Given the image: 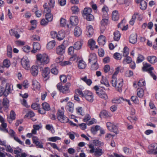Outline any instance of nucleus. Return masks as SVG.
Instances as JSON below:
<instances>
[{"label": "nucleus", "mask_w": 157, "mask_h": 157, "mask_svg": "<svg viewBox=\"0 0 157 157\" xmlns=\"http://www.w3.org/2000/svg\"><path fill=\"white\" fill-rule=\"evenodd\" d=\"M76 93L78 94L80 97L84 98L89 102H92L94 100V95L89 90H86L82 92L81 90L78 89L76 90Z\"/></svg>", "instance_id": "1"}, {"label": "nucleus", "mask_w": 157, "mask_h": 157, "mask_svg": "<svg viewBox=\"0 0 157 157\" xmlns=\"http://www.w3.org/2000/svg\"><path fill=\"white\" fill-rule=\"evenodd\" d=\"M36 57L38 63L44 65L49 62V57L48 55L46 53H38L36 55Z\"/></svg>", "instance_id": "2"}, {"label": "nucleus", "mask_w": 157, "mask_h": 157, "mask_svg": "<svg viewBox=\"0 0 157 157\" xmlns=\"http://www.w3.org/2000/svg\"><path fill=\"white\" fill-rule=\"evenodd\" d=\"M123 80L122 78L117 79L116 77H112L111 83L112 86L116 88V90L119 92H121L122 87L123 85Z\"/></svg>", "instance_id": "3"}, {"label": "nucleus", "mask_w": 157, "mask_h": 157, "mask_svg": "<svg viewBox=\"0 0 157 157\" xmlns=\"http://www.w3.org/2000/svg\"><path fill=\"white\" fill-rule=\"evenodd\" d=\"M88 146L89 148L90 149L89 153L91 154L94 153L95 155L101 156L105 152L104 150L101 148L97 147L95 148L94 144L92 143L89 144Z\"/></svg>", "instance_id": "4"}, {"label": "nucleus", "mask_w": 157, "mask_h": 157, "mask_svg": "<svg viewBox=\"0 0 157 157\" xmlns=\"http://www.w3.org/2000/svg\"><path fill=\"white\" fill-rule=\"evenodd\" d=\"M64 108L63 107L59 109L57 113V118L61 122L66 123L68 122L69 119L67 117L64 115Z\"/></svg>", "instance_id": "5"}, {"label": "nucleus", "mask_w": 157, "mask_h": 157, "mask_svg": "<svg viewBox=\"0 0 157 157\" xmlns=\"http://www.w3.org/2000/svg\"><path fill=\"white\" fill-rule=\"evenodd\" d=\"M71 83L68 82L66 83L65 86H62L61 83H59L56 86L57 89L59 90L60 92H62L64 94H66L69 93L70 92L69 88L71 86Z\"/></svg>", "instance_id": "6"}, {"label": "nucleus", "mask_w": 157, "mask_h": 157, "mask_svg": "<svg viewBox=\"0 0 157 157\" xmlns=\"http://www.w3.org/2000/svg\"><path fill=\"white\" fill-rule=\"evenodd\" d=\"M94 89L95 90L96 93L99 97L105 100H107L108 99V96L105 92L102 90L101 89L99 88L98 86H94Z\"/></svg>", "instance_id": "7"}, {"label": "nucleus", "mask_w": 157, "mask_h": 157, "mask_svg": "<svg viewBox=\"0 0 157 157\" xmlns=\"http://www.w3.org/2000/svg\"><path fill=\"white\" fill-rule=\"evenodd\" d=\"M44 8V11L47 12V13L45 15L46 19L48 21H51L53 19V15L51 13V10L49 8L47 3H45L43 5Z\"/></svg>", "instance_id": "8"}, {"label": "nucleus", "mask_w": 157, "mask_h": 157, "mask_svg": "<svg viewBox=\"0 0 157 157\" xmlns=\"http://www.w3.org/2000/svg\"><path fill=\"white\" fill-rule=\"evenodd\" d=\"M21 64L22 67L26 70H29L30 68L29 60L28 58L25 56L21 60Z\"/></svg>", "instance_id": "9"}, {"label": "nucleus", "mask_w": 157, "mask_h": 157, "mask_svg": "<svg viewBox=\"0 0 157 157\" xmlns=\"http://www.w3.org/2000/svg\"><path fill=\"white\" fill-rule=\"evenodd\" d=\"M149 150L147 151L149 154H157V144H151L148 146Z\"/></svg>", "instance_id": "10"}, {"label": "nucleus", "mask_w": 157, "mask_h": 157, "mask_svg": "<svg viewBox=\"0 0 157 157\" xmlns=\"http://www.w3.org/2000/svg\"><path fill=\"white\" fill-rule=\"evenodd\" d=\"M106 126L108 129L111 132L117 133L118 132V129L117 127L113 123L108 122L106 123Z\"/></svg>", "instance_id": "11"}, {"label": "nucleus", "mask_w": 157, "mask_h": 157, "mask_svg": "<svg viewBox=\"0 0 157 157\" xmlns=\"http://www.w3.org/2000/svg\"><path fill=\"white\" fill-rule=\"evenodd\" d=\"M65 41H63V43L61 45L59 46L56 48V53L59 55L63 54L65 52V47L64 45Z\"/></svg>", "instance_id": "12"}, {"label": "nucleus", "mask_w": 157, "mask_h": 157, "mask_svg": "<svg viewBox=\"0 0 157 157\" xmlns=\"http://www.w3.org/2000/svg\"><path fill=\"white\" fill-rule=\"evenodd\" d=\"M6 94L7 96L9 94H11L13 90V86L10 83H6L5 86Z\"/></svg>", "instance_id": "13"}, {"label": "nucleus", "mask_w": 157, "mask_h": 157, "mask_svg": "<svg viewBox=\"0 0 157 157\" xmlns=\"http://www.w3.org/2000/svg\"><path fill=\"white\" fill-rule=\"evenodd\" d=\"M86 34L89 37H91L94 34V30L93 26L91 25H88L86 26Z\"/></svg>", "instance_id": "14"}, {"label": "nucleus", "mask_w": 157, "mask_h": 157, "mask_svg": "<svg viewBox=\"0 0 157 157\" xmlns=\"http://www.w3.org/2000/svg\"><path fill=\"white\" fill-rule=\"evenodd\" d=\"M109 18V17H102V19L100 22V23L101 25V28L102 27H103V30H102L101 31L102 33H103L105 30V25H107L108 23Z\"/></svg>", "instance_id": "15"}, {"label": "nucleus", "mask_w": 157, "mask_h": 157, "mask_svg": "<svg viewBox=\"0 0 157 157\" xmlns=\"http://www.w3.org/2000/svg\"><path fill=\"white\" fill-rule=\"evenodd\" d=\"M33 49L31 51L32 53H35L41 48L40 44L37 42H34L33 44Z\"/></svg>", "instance_id": "16"}, {"label": "nucleus", "mask_w": 157, "mask_h": 157, "mask_svg": "<svg viewBox=\"0 0 157 157\" xmlns=\"http://www.w3.org/2000/svg\"><path fill=\"white\" fill-rule=\"evenodd\" d=\"M71 24L73 26L77 25L78 23V17L76 16H71L70 18Z\"/></svg>", "instance_id": "17"}, {"label": "nucleus", "mask_w": 157, "mask_h": 157, "mask_svg": "<svg viewBox=\"0 0 157 157\" xmlns=\"http://www.w3.org/2000/svg\"><path fill=\"white\" fill-rule=\"evenodd\" d=\"M31 73L32 75L34 76H36L38 73V67L36 65L33 66L31 69Z\"/></svg>", "instance_id": "18"}, {"label": "nucleus", "mask_w": 157, "mask_h": 157, "mask_svg": "<svg viewBox=\"0 0 157 157\" xmlns=\"http://www.w3.org/2000/svg\"><path fill=\"white\" fill-rule=\"evenodd\" d=\"M33 89V90H39L40 88V83L36 80L34 79L32 81Z\"/></svg>", "instance_id": "19"}, {"label": "nucleus", "mask_w": 157, "mask_h": 157, "mask_svg": "<svg viewBox=\"0 0 157 157\" xmlns=\"http://www.w3.org/2000/svg\"><path fill=\"white\" fill-rule=\"evenodd\" d=\"M109 8L106 6H104L101 9L102 13V17H109L108 14Z\"/></svg>", "instance_id": "20"}, {"label": "nucleus", "mask_w": 157, "mask_h": 157, "mask_svg": "<svg viewBox=\"0 0 157 157\" xmlns=\"http://www.w3.org/2000/svg\"><path fill=\"white\" fill-rule=\"evenodd\" d=\"M89 60L90 63H97V59L96 55L94 53L90 54Z\"/></svg>", "instance_id": "21"}, {"label": "nucleus", "mask_w": 157, "mask_h": 157, "mask_svg": "<svg viewBox=\"0 0 157 157\" xmlns=\"http://www.w3.org/2000/svg\"><path fill=\"white\" fill-rule=\"evenodd\" d=\"M82 31L81 29L78 26H76L74 31V34L76 37L79 36L82 33Z\"/></svg>", "instance_id": "22"}, {"label": "nucleus", "mask_w": 157, "mask_h": 157, "mask_svg": "<svg viewBox=\"0 0 157 157\" xmlns=\"http://www.w3.org/2000/svg\"><path fill=\"white\" fill-rule=\"evenodd\" d=\"M119 18V15L118 11L115 10L113 11L112 13V19L115 21H117Z\"/></svg>", "instance_id": "23"}, {"label": "nucleus", "mask_w": 157, "mask_h": 157, "mask_svg": "<svg viewBox=\"0 0 157 157\" xmlns=\"http://www.w3.org/2000/svg\"><path fill=\"white\" fill-rule=\"evenodd\" d=\"M143 63L144 66L143 67V71H147L148 72L150 71H152L154 70L153 67H151L150 64L146 63Z\"/></svg>", "instance_id": "24"}, {"label": "nucleus", "mask_w": 157, "mask_h": 157, "mask_svg": "<svg viewBox=\"0 0 157 157\" xmlns=\"http://www.w3.org/2000/svg\"><path fill=\"white\" fill-rule=\"evenodd\" d=\"M99 44L101 46H103L105 44L106 41L105 37L102 35H101L98 37V40Z\"/></svg>", "instance_id": "25"}, {"label": "nucleus", "mask_w": 157, "mask_h": 157, "mask_svg": "<svg viewBox=\"0 0 157 157\" xmlns=\"http://www.w3.org/2000/svg\"><path fill=\"white\" fill-rule=\"evenodd\" d=\"M148 61L152 64H154L157 62V58L155 56H148L147 57Z\"/></svg>", "instance_id": "26"}, {"label": "nucleus", "mask_w": 157, "mask_h": 157, "mask_svg": "<svg viewBox=\"0 0 157 157\" xmlns=\"http://www.w3.org/2000/svg\"><path fill=\"white\" fill-rule=\"evenodd\" d=\"M86 66V63L82 60H80L78 62V67L81 69H84Z\"/></svg>", "instance_id": "27"}, {"label": "nucleus", "mask_w": 157, "mask_h": 157, "mask_svg": "<svg viewBox=\"0 0 157 157\" xmlns=\"http://www.w3.org/2000/svg\"><path fill=\"white\" fill-rule=\"evenodd\" d=\"M129 41L132 44H135L137 41V36L136 34L131 35L129 38Z\"/></svg>", "instance_id": "28"}, {"label": "nucleus", "mask_w": 157, "mask_h": 157, "mask_svg": "<svg viewBox=\"0 0 157 157\" xmlns=\"http://www.w3.org/2000/svg\"><path fill=\"white\" fill-rule=\"evenodd\" d=\"M65 37V33L63 31H59L57 34V38L59 40H62Z\"/></svg>", "instance_id": "29"}, {"label": "nucleus", "mask_w": 157, "mask_h": 157, "mask_svg": "<svg viewBox=\"0 0 157 157\" xmlns=\"http://www.w3.org/2000/svg\"><path fill=\"white\" fill-rule=\"evenodd\" d=\"M82 44V41H78L75 43L73 46L75 49L79 50L81 48Z\"/></svg>", "instance_id": "30"}, {"label": "nucleus", "mask_w": 157, "mask_h": 157, "mask_svg": "<svg viewBox=\"0 0 157 157\" xmlns=\"http://www.w3.org/2000/svg\"><path fill=\"white\" fill-rule=\"evenodd\" d=\"M77 113L78 115L83 116L85 114L83 109L82 107L78 106L76 109Z\"/></svg>", "instance_id": "31"}, {"label": "nucleus", "mask_w": 157, "mask_h": 157, "mask_svg": "<svg viewBox=\"0 0 157 157\" xmlns=\"http://www.w3.org/2000/svg\"><path fill=\"white\" fill-rule=\"evenodd\" d=\"M67 108L68 111L72 113L74 111V104L72 102H69L67 103Z\"/></svg>", "instance_id": "32"}, {"label": "nucleus", "mask_w": 157, "mask_h": 157, "mask_svg": "<svg viewBox=\"0 0 157 157\" xmlns=\"http://www.w3.org/2000/svg\"><path fill=\"white\" fill-rule=\"evenodd\" d=\"M124 101V99L122 98L116 97L113 98L112 101L113 103L119 104Z\"/></svg>", "instance_id": "33"}, {"label": "nucleus", "mask_w": 157, "mask_h": 157, "mask_svg": "<svg viewBox=\"0 0 157 157\" xmlns=\"http://www.w3.org/2000/svg\"><path fill=\"white\" fill-rule=\"evenodd\" d=\"M50 73V69L48 67L44 68L42 70V75L44 78L48 77Z\"/></svg>", "instance_id": "34"}, {"label": "nucleus", "mask_w": 157, "mask_h": 157, "mask_svg": "<svg viewBox=\"0 0 157 157\" xmlns=\"http://www.w3.org/2000/svg\"><path fill=\"white\" fill-rule=\"evenodd\" d=\"M92 144H94V146H96L99 147L102 146L104 144V143L103 142H101L98 139L94 140H93V143Z\"/></svg>", "instance_id": "35"}, {"label": "nucleus", "mask_w": 157, "mask_h": 157, "mask_svg": "<svg viewBox=\"0 0 157 157\" xmlns=\"http://www.w3.org/2000/svg\"><path fill=\"white\" fill-rule=\"evenodd\" d=\"M56 42L54 40H52L49 42L47 44V48L49 49L53 48L56 45Z\"/></svg>", "instance_id": "36"}, {"label": "nucleus", "mask_w": 157, "mask_h": 157, "mask_svg": "<svg viewBox=\"0 0 157 157\" xmlns=\"http://www.w3.org/2000/svg\"><path fill=\"white\" fill-rule=\"evenodd\" d=\"M3 106L5 111L7 112L9 106V101L7 99H4L3 102Z\"/></svg>", "instance_id": "37"}, {"label": "nucleus", "mask_w": 157, "mask_h": 157, "mask_svg": "<svg viewBox=\"0 0 157 157\" xmlns=\"http://www.w3.org/2000/svg\"><path fill=\"white\" fill-rule=\"evenodd\" d=\"M33 129L32 130V132L33 134H36V131L38 130L41 128L42 125L41 124H35L33 126Z\"/></svg>", "instance_id": "38"}, {"label": "nucleus", "mask_w": 157, "mask_h": 157, "mask_svg": "<svg viewBox=\"0 0 157 157\" xmlns=\"http://www.w3.org/2000/svg\"><path fill=\"white\" fill-rule=\"evenodd\" d=\"M10 34L11 36H14L16 38H18L20 37V35L16 31L13 29H11L9 31Z\"/></svg>", "instance_id": "39"}, {"label": "nucleus", "mask_w": 157, "mask_h": 157, "mask_svg": "<svg viewBox=\"0 0 157 157\" xmlns=\"http://www.w3.org/2000/svg\"><path fill=\"white\" fill-rule=\"evenodd\" d=\"M113 35L114 40L115 41L119 40L121 37L120 32L118 31H116L114 33Z\"/></svg>", "instance_id": "40"}, {"label": "nucleus", "mask_w": 157, "mask_h": 157, "mask_svg": "<svg viewBox=\"0 0 157 157\" xmlns=\"http://www.w3.org/2000/svg\"><path fill=\"white\" fill-rule=\"evenodd\" d=\"M92 12V10L90 8L87 7L84 8L83 11V14L84 15L86 16L90 14Z\"/></svg>", "instance_id": "41"}, {"label": "nucleus", "mask_w": 157, "mask_h": 157, "mask_svg": "<svg viewBox=\"0 0 157 157\" xmlns=\"http://www.w3.org/2000/svg\"><path fill=\"white\" fill-rule=\"evenodd\" d=\"M88 45L90 47L91 49H93L94 46L95 44V41L92 39H90L89 40L88 42Z\"/></svg>", "instance_id": "42"}, {"label": "nucleus", "mask_w": 157, "mask_h": 157, "mask_svg": "<svg viewBox=\"0 0 157 157\" xmlns=\"http://www.w3.org/2000/svg\"><path fill=\"white\" fill-rule=\"evenodd\" d=\"M100 127L99 125H96L95 127H92L91 129V131L93 134H95L98 130H100Z\"/></svg>", "instance_id": "43"}, {"label": "nucleus", "mask_w": 157, "mask_h": 157, "mask_svg": "<svg viewBox=\"0 0 157 157\" xmlns=\"http://www.w3.org/2000/svg\"><path fill=\"white\" fill-rule=\"evenodd\" d=\"M137 95L140 98L143 97L144 94V90L141 88H139L137 89Z\"/></svg>", "instance_id": "44"}, {"label": "nucleus", "mask_w": 157, "mask_h": 157, "mask_svg": "<svg viewBox=\"0 0 157 157\" xmlns=\"http://www.w3.org/2000/svg\"><path fill=\"white\" fill-rule=\"evenodd\" d=\"M37 9L36 6H35L33 10V12H34L36 17H40L41 15V12L40 11L37 10Z\"/></svg>", "instance_id": "45"}, {"label": "nucleus", "mask_w": 157, "mask_h": 157, "mask_svg": "<svg viewBox=\"0 0 157 157\" xmlns=\"http://www.w3.org/2000/svg\"><path fill=\"white\" fill-rule=\"evenodd\" d=\"M61 138L58 136H54L51 137L48 139V140L49 141L56 142L58 140H60Z\"/></svg>", "instance_id": "46"}, {"label": "nucleus", "mask_w": 157, "mask_h": 157, "mask_svg": "<svg viewBox=\"0 0 157 157\" xmlns=\"http://www.w3.org/2000/svg\"><path fill=\"white\" fill-rule=\"evenodd\" d=\"M42 108L46 111H49L50 109V107L48 104L44 102L42 104Z\"/></svg>", "instance_id": "47"}, {"label": "nucleus", "mask_w": 157, "mask_h": 157, "mask_svg": "<svg viewBox=\"0 0 157 157\" xmlns=\"http://www.w3.org/2000/svg\"><path fill=\"white\" fill-rule=\"evenodd\" d=\"M4 66L6 68H8L10 65L11 63L10 61L6 59L4 60L3 62Z\"/></svg>", "instance_id": "48"}, {"label": "nucleus", "mask_w": 157, "mask_h": 157, "mask_svg": "<svg viewBox=\"0 0 157 157\" xmlns=\"http://www.w3.org/2000/svg\"><path fill=\"white\" fill-rule=\"evenodd\" d=\"M5 88L2 86H0V97L2 96L6 97L7 95L6 94Z\"/></svg>", "instance_id": "49"}, {"label": "nucleus", "mask_w": 157, "mask_h": 157, "mask_svg": "<svg viewBox=\"0 0 157 157\" xmlns=\"http://www.w3.org/2000/svg\"><path fill=\"white\" fill-rule=\"evenodd\" d=\"M99 116L101 118L107 117H109L108 113L105 111H103L101 112Z\"/></svg>", "instance_id": "50"}, {"label": "nucleus", "mask_w": 157, "mask_h": 157, "mask_svg": "<svg viewBox=\"0 0 157 157\" xmlns=\"http://www.w3.org/2000/svg\"><path fill=\"white\" fill-rule=\"evenodd\" d=\"M71 10L73 13L75 14H76L79 12V10L77 6H72Z\"/></svg>", "instance_id": "51"}, {"label": "nucleus", "mask_w": 157, "mask_h": 157, "mask_svg": "<svg viewBox=\"0 0 157 157\" xmlns=\"http://www.w3.org/2000/svg\"><path fill=\"white\" fill-rule=\"evenodd\" d=\"M101 84L104 85L107 87L109 85L108 81L103 77L101 81Z\"/></svg>", "instance_id": "52"}, {"label": "nucleus", "mask_w": 157, "mask_h": 157, "mask_svg": "<svg viewBox=\"0 0 157 157\" xmlns=\"http://www.w3.org/2000/svg\"><path fill=\"white\" fill-rule=\"evenodd\" d=\"M140 8L142 10H145L147 8V3L144 1H142L140 3Z\"/></svg>", "instance_id": "53"}, {"label": "nucleus", "mask_w": 157, "mask_h": 157, "mask_svg": "<svg viewBox=\"0 0 157 157\" xmlns=\"http://www.w3.org/2000/svg\"><path fill=\"white\" fill-rule=\"evenodd\" d=\"M92 64L91 69L92 70H96L99 67V66L97 63H91Z\"/></svg>", "instance_id": "54"}, {"label": "nucleus", "mask_w": 157, "mask_h": 157, "mask_svg": "<svg viewBox=\"0 0 157 157\" xmlns=\"http://www.w3.org/2000/svg\"><path fill=\"white\" fill-rule=\"evenodd\" d=\"M35 115V114L34 112L32 111H30L26 114L25 116V117L28 118H30L34 117Z\"/></svg>", "instance_id": "55"}, {"label": "nucleus", "mask_w": 157, "mask_h": 157, "mask_svg": "<svg viewBox=\"0 0 157 157\" xmlns=\"http://www.w3.org/2000/svg\"><path fill=\"white\" fill-rule=\"evenodd\" d=\"M32 26L31 28L30 29V30H33L35 29L36 27L37 21L36 20H33L30 21Z\"/></svg>", "instance_id": "56"}, {"label": "nucleus", "mask_w": 157, "mask_h": 157, "mask_svg": "<svg viewBox=\"0 0 157 157\" xmlns=\"http://www.w3.org/2000/svg\"><path fill=\"white\" fill-rule=\"evenodd\" d=\"M138 85L140 87L145 86L146 85L145 80L143 79L140 80L138 83Z\"/></svg>", "instance_id": "57"}, {"label": "nucleus", "mask_w": 157, "mask_h": 157, "mask_svg": "<svg viewBox=\"0 0 157 157\" xmlns=\"http://www.w3.org/2000/svg\"><path fill=\"white\" fill-rule=\"evenodd\" d=\"M47 145H49L52 147L53 149H56L57 150H59V148L58 147L57 144L55 143H52L50 142L47 143Z\"/></svg>", "instance_id": "58"}, {"label": "nucleus", "mask_w": 157, "mask_h": 157, "mask_svg": "<svg viewBox=\"0 0 157 157\" xmlns=\"http://www.w3.org/2000/svg\"><path fill=\"white\" fill-rule=\"evenodd\" d=\"M31 40L33 41H38L40 39V37L36 35H33L31 37Z\"/></svg>", "instance_id": "59"}, {"label": "nucleus", "mask_w": 157, "mask_h": 157, "mask_svg": "<svg viewBox=\"0 0 157 157\" xmlns=\"http://www.w3.org/2000/svg\"><path fill=\"white\" fill-rule=\"evenodd\" d=\"M123 56L125 57L127 56L129 53V49L127 47H125L123 49Z\"/></svg>", "instance_id": "60"}, {"label": "nucleus", "mask_w": 157, "mask_h": 157, "mask_svg": "<svg viewBox=\"0 0 157 157\" xmlns=\"http://www.w3.org/2000/svg\"><path fill=\"white\" fill-rule=\"evenodd\" d=\"M132 59L131 57L128 56L127 58L124 59L123 61V63L125 64L129 63L131 62Z\"/></svg>", "instance_id": "61"}, {"label": "nucleus", "mask_w": 157, "mask_h": 157, "mask_svg": "<svg viewBox=\"0 0 157 157\" xmlns=\"http://www.w3.org/2000/svg\"><path fill=\"white\" fill-rule=\"evenodd\" d=\"M114 58L117 60H121V54L118 53H115L113 55Z\"/></svg>", "instance_id": "62"}, {"label": "nucleus", "mask_w": 157, "mask_h": 157, "mask_svg": "<svg viewBox=\"0 0 157 157\" xmlns=\"http://www.w3.org/2000/svg\"><path fill=\"white\" fill-rule=\"evenodd\" d=\"M20 101L21 104L23 105L26 107H28V105L27 104V101L26 100L24 99H20Z\"/></svg>", "instance_id": "63"}, {"label": "nucleus", "mask_w": 157, "mask_h": 157, "mask_svg": "<svg viewBox=\"0 0 157 157\" xmlns=\"http://www.w3.org/2000/svg\"><path fill=\"white\" fill-rule=\"evenodd\" d=\"M91 118V116L89 114H86L83 118V121L86 122L89 120Z\"/></svg>", "instance_id": "64"}]
</instances>
